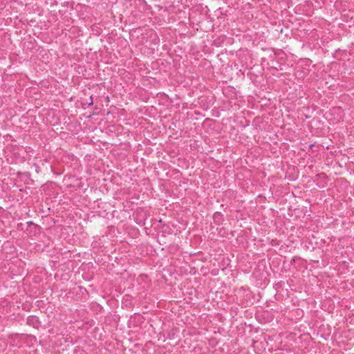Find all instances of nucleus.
I'll return each instance as SVG.
<instances>
[{"label":"nucleus","mask_w":354,"mask_h":354,"mask_svg":"<svg viewBox=\"0 0 354 354\" xmlns=\"http://www.w3.org/2000/svg\"><path fill=\"white\" fill-rule=\"evenodd\" d=\"M87 104L88 106H91L93 104V96L90 97L89 101Z\"/></svg>","instance_id":"nucleus-1"},{"label":"nucleus","mask_w":354,"mask_h":354,"mask_svg":"<svg viewBox=\"0 0 354 354\" xmlns=\"http://www.w3.org/2000/svg\"><path fill=\"white\" fill-rule=\"evenodd\" d=\"M27 224L28 226L33 225L35 227H38L37 225L34 224L32 221L28 222Z\"/></svg>","instance_id":"nucleus-2"},{"label":"nucleus","mask_w":354,"mask_h":354,"mask_svg":"<svg viewBox=\"0 0 354 354\" xmlns=\"http://www.w3.org/2000/svg\"><path fill=\"white\" fill-rule=\"evenodd\" d=\"M221 216V214H220V213H216V214H214V218H216V216Z\"/></svg>","instance_id":"nucleus-3"}]
</instances>
